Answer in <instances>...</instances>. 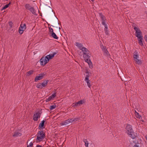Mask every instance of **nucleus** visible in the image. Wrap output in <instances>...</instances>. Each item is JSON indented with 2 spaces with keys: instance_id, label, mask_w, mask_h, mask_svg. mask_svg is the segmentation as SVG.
<instances>
[{
  "instance_id": "obj_41",
  "label": "nucleus",
  "mask_w": 147,
  "mask_h": 147,
  "mask_svg": "<svg viewBox=\"0 0 147 147\" xmlns=\"http://www.w3.org/2000/svg\"><path fill=\"white\" fill-rule=\"evenodd\" d=\"M105 33L106 34V35H109V31L108 30H106L105 31Z\"/></svg>"
},
{
  "instance_id": "obj_21",
  "label": "nucleus",
  "mask_w": 147,
  "mask_h": 147,
  "mask_svg": "<svg viewBox=\"0 0 147 147\" xmlns=\"http://www.w3.org/2000/svg\"><path fill=\"white\" fill-rule=\"evenodd\" d=\"M86 75L85 80H89V78L90 76V73L88 71H87L86 72Z\"/></svg>"
},
{
  "instance_id": "obj_2",
  "label": "nucleus",
  "mask_w": 147,
  "mask_h": 147,
  "mask_svg": "<svg viewBox=\"0 0 147 147\" xmlns=\"http://www.w3.org/2000/svg\"><path fill=\"white\" fill-rule=\"evenodd\" d=\"M36 136V142H39L42 141L45 138V133L43 130H40L38 132Z\"/></svg>"
},
{
  "instance_id": "obj_34",
  "label": "nucleus",
  "mask_w": 147,
  "mask_h": 147,
  "mask_svg": "<svg viewBox=\"0 0 147 147\" xmlns=\"http://www.w3.org/2000/svg\"><path fill=\"white\" fill-rule=\"evenodd\" d=\"M138 43H139V45L141 46H143V43L142 42V40H138Z\"/></svg>"
},
{
  "instance_id": "obj_5",
  "label": "nucleus",
  "mask_w": 147,
  "mask_h": 147,
  "mask_svg": "<svg viewBox=\"0 0 147 147\" xmlns=\"http://www.w3.org/2000/svg\"><path fill=\"white\" fill-rule=\"evenodd\" d=\"M71 120L70 118L62 122L59 124L60 127L61 126H66L67 125H70L71 124Z\"/></svg>"
},
{
  "instance_id": "obj_28",
  "label": "nucleus",
  "mask_w": 147,
  "mask_h": 147,
  "mask_svg": "<svg viewBox=\"0 0 147 147\" xmlns=\"http://www.w3.org/2000/svg\"><path fill=\"white\" fill-rule=\"evenodd\" d=\"M136 63L138 64H141V60L138 59L134 60Z\"/></svg>"
},
{
  "instance_id": "obj_26",
  "label": "nucleus",
  "mask_w": 147,
  "mask_h": 147,
  "mask_svg": "<svg viewBox=\"0 0 147 147\" xmlns=\"http://www.w3.org/2000/svg\"><path fill=\"white\" fill-rule=\"evenodd\" d=\"M11 2H9L8 4H7L6 5H5L1 9V10L2 11L4 9H5L8 7L11 4Z\"/></svg>"
},
{
  "instance_id": "obj_43",
  "label": "nucleus",
  "mask_w": 147,
  "mask_h": 147,
  "mask_svg": "<svg viewBox=\"0 0 147 147\" xmlns=\"http://www.w3.org/2000/svg\"><path fill=\"white\" fill-rule=\"evenodd\" d=\"M36 147H42V146L40 145H37Z\"/></svg>"
},
{
  "instance_id": "obj_19",
  "label": "nucleus",
  "mask_w": 147,
  "mask_h": 147,
  "mask_svg": "<svg viewBox=\"0 0 147 147\" xmlns=\"http://www.w3.org/2000/svg\"><path fill=\"white\" fill-rule=\"evenodd\" d=\"M49 81V80H45L42 83H41V84L42 87H45L47 85Z\"/></svg>"
},
{
  "instance_id": "obj_20",
  "label": "nucleus",
  "mask_w": 147,
  "mask_h": 147,
  "mask_svg": "<svg viewBox=\"0 0 147 147\" xmlns=\"http://www.w3.org/2000/svg\"><path fill=\"white\" fill-rule=\"evenodd\" d=\"M134 29L135 30L136 32L135 33L136 34H138V33L140 32H142L140 29L136 26L134 27Z\"/></svg>"
},
{
  "instance_id": "obj_38",
  "label": "nucleus",
  "mask_w": 147,
  "mask_h": 147,
  "mask_svg": "<svg viewBox=\"0 0 147 147\" xmlns=\"http://www.w3.org/2000/svg\"><path fill=\"white\" fill-rule=\"evenodd\" d=\"M33 145V143L31 142L29 145H27V147H32Z\"/></svg>"
},
{
  "instance_id": "obj_37",
  "label": "nucleus",
  "mask_w": 147,
  "mask_h": 147,
  "mask_svg": "<svg viewBox=\"0 0 147 147\" xmlns=\"http://www.w3.org/2000/svg\"><path fill=\"white\" fill-rule=\"evenodd\" d=\"M33 72V71L31 70H30L29 71H28V72L27 73L29 75H31V74H32Z\"/></svg>"
},
{
  "instance_id": "obj_24",
  "label": "nucleus",
  "mask_w": 147,
  "mask_h": 147,
  "mask_svg": "<svg viewBox=\"0 0 147 147\" xmlns=\"http://www.w3.org/2000/svg\"><path fill=\"white\" fill-rule=\"evenodd\" d=\"M83 141L85 143V145L86 146V147H88V142L87 140L86 139H84L83 140Z\"/></svg>"
},
{
  "instance_id": "obj_33",
  "label": "nucleus",
  "mask_w": 147,
  "mask_h": 147,
  "mask_svg": "<svg viewBox=\"0 0 147 147\" xmlns=\"http://www.w3.org/2000/svg\"><path fill=\"white\" fill-rule=\"evenodd\" d=\"M52 99V98H51L50 96H49L48 98L46 99V102H49Z\"/></svg>"
},
{
  "instance_id": "obj_22",
  "label": "nucleus",
  "mask_w": 147,
  "mask_h": 147,
  "mask_svg": "<svg viewBox=\"0 0 147 147\" xmlns=\"http://www.w3.org/2000/svg\"><path fill=\"white\" fill-rule=\"evenodd\" d=\"M70 119L71 120V123H72L73 121H76L80 119V117H77L76 118H70Z\"/></svg>"
},
{
  "instance_id": "obj_1",
  "label": "nucleus",
  "mask_w": 147,
  "mask_h": 147,
  "mask_svg": "<svg viewBox=\"0 0 147 147\" xmlns=\"http://www.w3.org/2000/svg\"><path fill=\"white\" fill-rule=\"evenodd\" d=\"M83 55L86 62L88 64L89 67L90 68L92 69L93 67V65L90 59L91 56V55L90 54V52L88 53L83 54Z\"/></svg>"
},
{
  "instance_id": "obj_12",
  "label": "nucleus",
  "mask_w": 147,
  "mask_h": 147,
  "mask_svg": "<svg viewBox=\"0 0 147 147\" xmlns=\"http://www.w3.org/2000/svg\"><path fill=\"white\" fill-rule=\"evenodd\" d=\"M126 129L127 130V134L132 132L133 131L131 125L129 124H127L126 127Z\"/></svg>"
},
{
  "instance_id": "obj_46",
  "label": "nucleus",
  "mask_w": 147,
  "mask_h": 147,
  "mask_svg": "<svg viewBox=\"0 0 147 147\" xmlns=\"http://www.w3.org/2000/svg\"><path fill=\"white\" fill-rule=\"evenodd\" d=\"M142 122H144V120H142Z\"/></svg>"
},
{
  "instance_id": "obj_42",
  "label": "nucleus",
  "mask_w": 147,
  "mask_h": 147,
  "mask_svg": "<svg viewBox=\"0 0 147 147\" xmlns=\"http://www.w3.org/2000/svg\"><path fill=\"white\" fill-rule=\"evenodd\" d=\"M144 38L145 41L147 42V35H145Z\"/></svg>"
},
{
  "instance_id": "obj_11",
  "label": "nucleus",
  "mask_w": 147,
  "mask_h": 147,
  "mask_svg": "<svg viewBox=\"0 0 147 147\" xmlns=\"http://www.w3.org/2000/svg\"><path fill=\"white\" fill-rule=\"evenodd\" d=\"M40 114L38 112L34 114L33 116V120L35 121H37L38 118H40Z\"/></svg>"
},
{
  "instance_id": "obj_35",
  "label": "nucleus",
  "mask_w": 147,
  "mask_h": 147,
  "mask_svg": "<svg viewBox=\"0 0 147 147\" xmlns=\"http://www.w3.org/2000/svg\"><path fill=\"white\" fill-rule=\"evenodd\" d=\"M105 26L104 31L108 30V28L106 24L105 25H103Z\"/></svg>"
},
{
  "instance_id": "obj_23",
  "label": "nucleus",
  "mask_w": 147,
  "mask_h": 147,
  "mask_svg": "<svg viewBox=\"0 0 147 147\" xmlns=\"http://www.w3.org/2000/svg\"><path fill=\"white\" fill-rule=\"evenodd\" d=\"M51 36L54 39L58 40L59 38L54 32L51 33Z\"/></svg>"
},
{
  "instance_id": "obj_9",
  "label": "nucleus",
  "mask_w": 147,
  "mask_h": 147,
  "mask_svg": "<svg viewBox=\"0 0 147 147\" xmlns=\"http://www.w3.org/2000/svg\"><path fill=\"white\" fill-rule=\"evenodd\" d=\"M45 75L44 73H41L39 74V76H36L35 78V81L36 82H37L38 80H40L43 78L44 76Z\"/></svg>"
},
{
  "instance_id": "obj_36",
  "label": "nucleus",
  "mask_w": 147,
  "mask_h": 147,
  "mask_svg": "<svg viewBox=\"0 0 147 147\" xmlns=\"http://www.w3.org/2000/svg\"><path fill=\"white\" fill-rule=\"evenodd\" d=\"M133 147H141L139 144H136L133 146Z\"/></svg>"
},
{
  "instance_id": "obj_8",
  "label": "nucleus",
  "mask_w": 147,
  "mask_h": 147,
  "mask_svg": "<svg viewBox=\"0 0 147 147\" xmlns=\"http://www.w3.org/2000/svg\"><path fill=\"white\" fill-rule=\"evenodd\" d=\"M46 57H42L40 60V63L41 65H44L49 61Z\"/></svg>"
},
{
  "instance_id": "obj_7",
  "label": "nucleus",
  "mask_w": 147,
  "mask_h": 147,
  "mask_svg": "<svg viewBox=\"0 0 147 147\" xmlns=\"http://www.w3.org/2000/svg\"><path fill=\"white\" fill-rule=\"evenodd\" d=\"M85 102V101L84 100H81L78 102L74 103L72 104V106L73 107H76L81 106Z\"/></svg>"
},
{
  "instance_id": "obj_13",
  "label": "nucleus",
  "mask_w": 147,
  "mask_h": 147,
  "mask_svg": "<svg viewBox=\"0 0 147 147\" xmlns=\"http://www.w3.org/2000/svg\"><path fill=\"white\" fill-rule=\"evenodd\" d=\"M131 138L133 139H134L137 136V134L136 133H134L133 131L132 132H130L129 133H128L127 134Z\"/></svg>"
},
{
  "instance_id": "obj_47",
  "label": "nucleus",
  "mask_w": 147,
  "mask_h": 147,
  "mask_svg": "<svg viewBox=\"0 0 147 147\" xmlns=\"http://www.w3.org/2000/svg\"><path fill=\"white\" fill-rule=\"evenodd\" d=\"M100 113H101V112H100Z\"/></svg>"
},
{
  "instance_id": "obj_10",
  "label": "nucleus",
  "mask_w": 147,
  "mask_h": 147,
  "mask_svg": "<svg viewBox=\"0 0 147 147\" xmlns=\"http://www.w3.org/2000/svg\"><path fill=\"white\" fill-rule=\"evenodd\" d=\"M99 15L101 18L102 24L105 25V24H106L105 23L106 19L105 18V16L100 13H99Z\"/></svg>"
},
{
  "instance_id": "obj_48",
  "label": "nucleus",
  "mask_w": 147,
  "mask_h": 147,
  "mask_svg": "<svg viewBox=\"0 0 147 147\" xmlns=\"http://www.w3.org/2000/svg\"><path fill=\"white\" fill-rule=\"evenodd\" d=\"M92 1V0H91Z\"/></svg>"
},
{
  "instance_id": "obj_44",
  "label": "nucleus",
  "mask_w": 147,
  "mask_h": 147,
  "mask_svg": "<svg viewBox=\"0 0 147 147\" xmlns=\"http://www.w3.org/2000/svg\"><path fill=\"white\" fill-rule=\"evenodd\" d=\"M135 109H136V110H138L139 109L138 108V107H136Z\"/></svg>"
},
{
  "instance_id": "obj_31",
  "label": "nucleus",
  "mask_w": 147,
  "mask_h": 147,
  "mask_svg": "<svg viewBox=\"0 0 147 147\" xmlns=\"http://www.w3.org/2000/svg\"><path fill=\"white\" fill-rule=\"evenodd\" d=\"M56 107V105L54 104L52 105H51L50 106L49 109L51 110H52L55 109Z\"/></svg>"
},
{
  "instance_id": "obj_25",
  "label": "nucleus",
  "mask_w": 147,
  "mask_h": 147,
  "mask_svg": "<svg viewBox=\"0 0 147 147\" xmlns=\"http://www.w3.org/2000/svg\"><path fill=\"white\" fill-rule=\"evenodd\" d=\"M133 57L134 60L138 58V56L137 52H135V54L133 55Z\"/></svg>"
},
{
  "instance_id": "obj_4",
  "label": "nucleus",
  "mask_w": 147,
  "mask_h": 147,
  "mask_svg": "<svg viewBox=\"0 0 147 147\" xmlns=\"http://www.w3.org/2000/svg\"><path fill=\"white\" fill-rule=\"evenodd\" d=\"M24 7L26 10H29L34 15H37L36 10L34 7L31 6L29 4H25L24 5Z\"/></svg>"
},
{
  "instance_id": "obj_16",
  "label": "nucleus",
  "mask_w": 147,
  "mask_h": 147,
  "mask_svg": "<svg viewBox=\"0 0 147 147\" xmlns=\"http://www.w3.org/2000/svg\"><path fill=\"white\" fill-rule=\"evenodd\" d=\"M45 121L44 120L42 121L41 123H40L38 128L39 129H43L44 127V123Z\"/></svg>"
},
{
  "instance_id": "obj_29",
  "label": "nucleus",
  "mask_w": 147,
  "mask_h": 147,
  "mask_svg": "<svg viewBox=\"0 0 147 147\" xmlns=\"http://www.w3.org/2000/svg\"><path fill=\"white\" fill-rule=\"evenodd\" d=\"M36 87L37 88L42 89V87L41 83H39L36 85Z\"/></svg>"
},
{
  "instance_id": "obj_27",
  "label": "nucleus",
  "mask_w": 147,
  "mask_h": 147,
  "mask_svg": "<svg viewBox=\"0 0 147 147\" xmlns=\"http://www.w3.org/2000/svg\"><path fill=\"white\" fill-rule=\"evenodd\" d=\"M85 81L86 82L87 85L88 86V87L90 88L91 85L90 83V80H89V79L87 80H85Z\"/></svg>"
},
{
  "instance_id": "obj_15",
  "label": "nucleus",
  "mask_w": 147,
  "mask_h": 147,
  "mask_svg": "<svg viewBox=\"0 0 147 147\" xmlns=\"http://www.w3.org/2000/svg\"><path fill=\"white\" fill-rule=\"evenodd\" d=\"M142 32H138V34H136V36L138 38V40H143V38L142 36Z\"/></svg>"
},
{
  "instance_id": "obj_18",
  "label": "nucleus",
  "mask_w": 147,
  "mask_h": 147,
  "mask_svg": "<svg viewBox=\"0 0 147 147\" xmlns=\"http://www.w3.org/2000/svg\"><path fill=\"white\" fill-rule=\"evenodd\" d=\"M22 135V134L18 131L15 132L13 135V137H17L20 136Z\"/></svg>"
},
{
  "instance_id": "obj_45",
  "label": "nucleus",
  "mask_w": 147,
  "mask_h": 147,
  "mask_svg": "<svg viewBox=\"0 0 147 147\" xmlns=\"http://www.w3.org/2000/svg\"><path fill=\"white\" fill-rule=\"evenodd\" d=\"M146 140H147V136L146 137Z\"/></svg>"
},
{
  "instance_id": "obj_6",
  "label": "nucleus",
  "mask_w": 147,
  "mask_h": 147,
  "mask_svg": "<svg viewBox=\"0 0 147 147\" xmlns=\"http://www.w3.org/2000/svg\"><path fill=\"white\" fill-rule=\"evenodd\" d=\"M26 27L25 24L24 23L23 24H21L19 28V33L20 34H23L24 31L26 29Z\"/></svg>"
},
{
  "instance_id": "obj_40",
  "label": "nucleus",
  "mask_w": 147,
  "mask_h": 147,
  "mask_svg": "<svg viewBox=\"0 0 147 147\" xmlns=\"http://www.w3.org/2000/svg\"><path fill=\"white\" fill-rule=\"evenodd\" d=\"M49 30H50V33H51H51L54 32H53V28H49Z\"/></svg>"
},
{
  "instance_id": "obj_39",
  "label": "nucleus",
  "mask_w": 147,
  "mask_h": 147,
  "mask_svg": "<svg viewBox=\"0 0 147 147\" xmlns=\"http://www.w3.org/2000/svg\"><path fill=\"white\" fill-rule=\"evenodd\" d=\"M56 96V93H54L53 94H52L51 96H50L51 98H54Z\"/></svg>"
},
{
  "instance_id": "obj_14",
  "label": "nucleus",
  "mask_w": 147,
  "mask_h": 147,
  "mask_svg": "<svg viewBox=\"0 0 147 147\" xmlns=\"http://www.w3.org/2000/svg\"><path fill=\"white\" fill-rule=\"evenodd\" d=\"M56 53H54L53 54H51L50 55H47L45 57L46 58H47L48 60V61L50 59H52L53 57L54 56L56 55Z\"/></svg>"
},
{
  "instance_id": "obj_3",
  "label": "nucleus",
  "mask_w": 147,
  "mask_h": 147,
  "mask_svg": "<svg viewBox=\"0 0 147 147\" xmlns=\"http://www.w3.org/2000/svg\"><path fill=\"white\" fill-rule=\"evenodd\" d=\"M76 45L78 47V48L80 50H82V51L83 52V54H85L87 53H88L90 52L85 47H83V45L81 43L78 42H76Z\"/></svg>"
},
{
  "instance_id": "obj_17",
  "label": "nucleus",
  "mask_w": 147,
  "mask_h": 147,
  "mask_svg": "<svg viewBox=\"0 0 147 147\" xmlns=\"http://www.w3.org/2000/svg\"><path fill=\"white\" fill-rule=\"evenodd\" d=\"M102 50L107 55L109 53V52L107 51L105 46H102L101 47Z\"/></svg>"
},
{
  "instance_id": "obj_30",
  "label": "nucleus",
  "mask_w": 147,
  "mask_h": 147,
  "mask_svg": "<svg viewBox=\"0 0 147 147\" xmlns=\"http://www.w3.org/2000/svg\"><path fill=\"white\" fill-rule=\"evenodd\" d=\"M135 115H136V117L137 118H139V119H140V118H141V116L139 115L138 113L136 111H135Z\"/></svg>"
},
{
  "instance_id": "obj_32",
  "label": "nucleus",
  "mask_w": 147,
  "mask_h": 147,
  "mask_svg": "<svg viewBox=\"0 0 147 147\" xmlns=\"http://www.w3.org/2000/svg\"><path fill=\"white\" fill-rule=\"evenodd\" d=\"M9 26L10 29L11 30V28H12V26H13V24L12 22H9Z\"/></svg>"
}]
</instances>
